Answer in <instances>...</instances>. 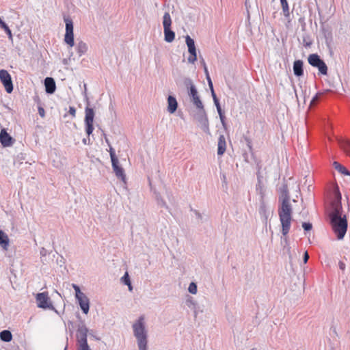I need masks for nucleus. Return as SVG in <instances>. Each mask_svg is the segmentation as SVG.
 I'll use <instances>...</instances> for the list:
<instances>
[{
    "label": "nucleus",
    "mask_w": 350,
    "mask_h": 350,
    "mask_svg": "<svg viewBox=\"0 0 350 350\" xmlns=\"http://www.w3.org/2000/svg\"><path fill=\"white\" fill-rule=\"evenodd\" d=\"M279 215L280 219H292V217H304L306 215L303 213L304 210L303 200L297 199L291 200L286 185L281 188L279 196Z\"/></svg>",
    "instance_id": "nucleus-1"
},
{
    "label": "nucleus",
    "mask_w": 350,
    "mask_h": 350,
    "mask_svg": "<svg viewBox=\"0 0 350 350\" xmlns=\"http://www.w3.org/2000/svg\"><path fill=\"white\" fill-rule=\"evenodd\" d=\"M333 199L326 211L329 215V219H347L349 215L345 213L341 207V194L338 186H334L333 189Z\"/></svg>",
    "instance_id": "nucleus-2"
},
{
    "label": "nucleus",
    "mask_w": 350,
    "mask_h": 350,
    "mask_svg": "<svg viewBox=\"0 0 350 350\" xmlns=\"http://www.w3.org/2000/svg\"><path fill=\"white\" fill-rule=\"evenodd\" d=\"M134 335L137 340L139 350H146L147 335L144 325V317L141 316L133 325Z\"/></svg>",
    "instance_id": "nucleus-3"
},
{
    "label": "nucleus",
    "mask_w": 350,
    "mask_h": 350,
    "mask_svg": "<svg viewBox=\"0 0 350 350\" xmlns=\"http://www.w3.org/2000/svg\"><path fill=\"white\" fill-rule=\"evenodd\" d=\"M109 154L111 161L112 168L116 177L120 179L124 184L126 183V174L124 170L120 165L119 160L115 154L113 148L109 146Z\"/></svg>",
    "instance_id": "nucleus-4"
},
{
    "label": "nucleus",
    "mask_w": 350,
    "mask_h": 350,
    "mask_svg": "<svg viewBox=\"0 0 350 350\" xmlns=\"http://www.w3.org/2000/svg\"><path fill=\"white\" fill-rule=\"evenodd\" d=\"M330 225L337 239H342L347 230V220H330Z\"/></svg>",
    "instance_id": "nucleus-5"
},
{
    "label": "nucleus",
    "mask_w": 350,
    "mask_h": 350,
    "mask_svg": "<svg viewBox=\"0 0 350 350\" xmlns=\"http://www.w3.org/2000/svg\"><path fill=\"white\" fill-rule=\"evenodd\" d=\"M72 287L75 291V296L77 299L79 301L80 307L85 314H87L89 312L90 308V301L88 297L81 291L79 287L75 284H72Z\"/></svg>",
    "instance_id": "nucleus-6"
},
{
    "label": "nucleus",
    "mask_w": 350,
    "mask_h": 350,
    "mask_svg": "<svg viewBox=\"0 0 350 350\" xmlns=\"http://www.w3.org/2000/svg\"><path fill=\"white\" fill-rule=\"evenodd\" d=\"M64 22L66 23V33L64 36V42L70 47L75 45L74 42V33H73V23L70 18H65Z\"/></svg>",
    "instance_id": "nucleus-7"
},
{
    "label": "nucleus",
    "mask_w": 350,
    "mask_h": 350,
    "mask_svg": "<svg viewBox=\"0 0 350 350\" xmlns=\"http://www.w3.org/2000/svg\"><path fill=\"white\" fill-rule=\"evenodd\" d=\"M308 62L309 64L314 66L317 67L319 69V71L322 75H327V67L325 62L319 57V56L317 54H311L308 57Z\"/></svg>",
    "instance_id": "nucleus-8"
},
{
    "label": "nucleus",
    "mask_w": 350,
    "mask_h": 350,
    "mask_svg": "<svg viewBox=\"0 0 350 350\" xmlns=\"http://www.w3.org/2000/svg\"><path fill=\"white\" fill-rule=\"evenodd\" d=\"M185 42L188 47V52L190 54L187 59L188 62L194 64L197 60V51L195 46V42L193 39L187 35L185 36Z\"/></svg>",
    "instance_id": "nucleus-9"
},
{
    "label": "nucleus",
    "mask_w": 350,
    "mask_h": 350,
    "mask_svg": "<svg viewBox=\"0 0 350 350\" xmlns=\"http://www.w3.org/2000/svg\"><path fill=\"white\" fill-rule=\"evenodd\" d=\"M94 118V111L93 109L86 107L85 123V126H86L85 131H86V133L88 134V135H90L94 131V126H93Z\"/></svg>",
    "instance_id": "nucleus-10"
},
{
    "label": "nucleus",
    "mask_w": 350,
    "mask_h": 350,
    "mask_svg": "<svg viewBox=\"0 0 350 350\" xmlns=\"http://www.w3.org/2000/svg\"><path fill=\"white\" fill-rule=\"evenodd\" d=\"M0 81L3 83L6 92L11 93L13 90V84L11 76L7 70H0Z\"/></svg>",
    "instance_id": "nucleus-11"
},
{
    "label": "nucleus",
    "mask_w": 350,
    "mask_h": 350,
    "mask_svg": "<svg viewBox=\"0 0 350 350\" xmlns=\"http://www.w3.org/2000/svg\"><path fill=\"white\" fill-rule=\"evenodd\" d=\"M195 118L201 124L204 131L206 133H208L209 129L208 118L204 107L202 109H198V112L195 116Z\"/></svg>",
    "instance_id": "nucleus-12"
},
{
    "label": "nucleus",
    "mask_w": 350,
    "mask_h": 350,
    "mask_svg": "<svg viewBox=\"0 0 350 350\" xmlns=\"http://www.w3.org/2000/svg\"><path fill=\"white\" fill-rule=\"evenodd\" d=\"M38 306L41 308H47L50 306V298L47 293H40L36 295Z\"/></svg>",
    "instance_id": "nucleus-13"
},
{
    "label": "nucleus",
    "mask_w": 350,
    "mask_h": 350,
    "mask_svg": "<svg viewBox=\"0 0 350 350\" xmlns=\"http://www.w3.org/2000/svg\"><path fill=\"white\" fill-rule=\"evenodd\" d=\"M0 142L3 146L8 147L13 144L14 140L13 138L7 133L5 129H1L0 132Z\"/></svg>",
    "instance_id": "nucleus-14"
},
{
    "label": "nucleus",
    "mask_w": 350,
    "mask_h": 350,
    "mask_svg": "<svg viewBox=\"0 0 350 350\" xmlns=\"http://www.w3.org/2000/svg\"><path fill=\"white\" fill-rule=\"evenodd\" d=\"M44 85L46 92L48 94H53L55 91L56 85L55 82L53 78L46 77L44 80Z\"/></svg>",
    "instance_id": "nucleus-15"
},
{
    "label": "nucleus",
    "mask_w": 350,
    "mask_h": 350,
    "mask_svg": "<svg viewBox=\"0 0 350 350\" xmlns=\"http://www.w3.org/2000/svg\"><path fill=\"white\" fill-rule=\"evenodd\" d=\"M178 107V103L175 97L169 96L167 98V111L170 113H174Z\"/></svg>",
    "instance_id": "nucleus-16"
},
{
    "label": "nucleus",
    "mask_w": 350,
    "mask_h": 350,
    "mask_svg": "<svg viewBox=\"0 0 350 350\" xmlns=\"http://www.w3.org/2000/svg\"><path fill=\"white\" fill-rule=\"evenodd\" d=\"M10 239L8 236L1 230H0V245L7 251L9 247Z\"/></svg>",
    "instance_id": "nucleus-17"
},
{
    "label": "nucleus",
    "mask_w": 350,
    "mask_h": 350,
    "mask_svg": "<svg viewBox=\"0 0 350 350\" xmlns=\"http://www.w3.org/2000/svg\"><path fill=\"white\" fill-rule=\"evenodd\" d=\"M88 50V44L85 42L80 40L77 43L76 51L79 57H81L82 55L85 54L87 53Z\"/></svg>",
    "instance_id": "nucleus-18"
},
{
    "label": "nucleus",
    "mask_w": 350,
    "mask_h": 350,
    "mask_svg": "<svg viewBox=\"0 0 350 350\" xmlns=\"http://www.w3.org/2000/svg\"><path fill=\"white\" fill-rule=\"evenodd\" d=\"M226 148V143L225 137L223 135H220L218 139V149L217 154L219 155H222L225 151Z\"/></svg>",
    "instance_id": "nucleus-19"
},
{
    "label": "nucleus",
    "mask_w": 350,
    "mask_h": 350,
    "mask_svg": "<svg viewBox=\"0 0 350 350\" xmlns=\"http://www.w3.org/2000/svg\"><path fill=\"white\" fill-rule=\"evenodd\" d=\"M293 71L296 76L300 77L303 75V62L296 60L293 64Z\"/></svg>",
    "instance_id": "nucleus-20"
},
{
    "label": "nucleus",
    "mask_w": 350,
    "mask_h": 350,
    "mask_svg": "<svg viewBox=\"0 0 350 350\" xmlns=\"http://www.w3.org/2000/svg\"><path fill=\"white\" fill-rule=\"evenodd\" d=\"M164 31V39L167 42H172L174 40L175 33L171 30V28H165Z\"/></svg>",
    "instance_id": "nucleus-21"
},
{
    "label": "nucleus",
    "mask_w": 350,
    "mask_h": 350,
    "mask_svg": "<svg viewBox=\"0 0 350 350\" xmlns=\"http://www.w3.org/2000/svg\"><path fill=\"white\" fill-rule=\"evenodd\" d=\"M78 350H91L87 342L86 336H83L79 340Z\"/></svg>",
    "instance_id": "nucleus-22"
},
{
    "label": "nucleus",
    "mask_w": 350,
    "mask_h": 350,
    "mask_svg": "<svg viewBox=\"0 0 350 350\" xmlns=\"http://www.w3.org/2000/svg\"><path fill=\"white\" fill-rule=\"evenodd\" d=\"M172 25V19L170 15L168 12H165L163 15V29L165 28H171Z\"/></svg>",
    "instance_id": "nucleus-23"
},
{
    "label": "nucleus",
    "mask_w": 350,
    "mask_h": 350,
    "mask_svg": "<svg viewBox=\"0 0 350 350\" xmlns=\"http://www.w3.org/2000/svg\"><path fill=\"white\" fill-rule=\"evenodd\" d=\"M340 148L350 157V141L342 140L340 142Z\"/></svg>",
    "instance_id": "nucleus-24"
},
{
    "label": "nucleus",
    "mask_w": 350,
    "mask_h": 350,
    "mask_svg": "<svg viewBox=\"0 0 350 350\" xmlns=\"http://www.w3.org/2000/svg\"><path fill=\"white\" fill-rule=\"evenodd\" d=\"M0 338L5 342H10L12 339V335L8 330H3L0 333Z\"/></svg>",
    "instance_id": "nucleus-25"
},
{
    "label": "nucleus",
    "mask_w": 350,
    "mask_h": 350,
    "mask_svg": "<svg viewBox=\"0 0 350 350\" xmlns=\"http://www.w3.org/2000/svg\"><path fill=\"white\" fill-rule=\"evenodd\" d=\"M256 191L260 196L261 200H262L265 196V189L260 180L256 185Z\"/></svg>",
    "instance_id": "nucleus-26"
},
{
    "label": "nucleus",
    "mask_w": 350,
    "mask_h": 350,
    "mask_svg": "<svg viewBox=\"0 0 350 350\" xmlns=\"http://www.w3.org/2000/svg\"><path fill=\"white\" fill-rule=\"evenodd\" d=\"M282 226V234L285 236L288 234L290 226H291V220H281Z\"/></svg>",
    "instance_id": "nucleus-27"
},
{
    "label": "nucleus",
    "mask_w": 350,
    "mask_h": 350,
    "mask_svg": "<svg viewBox=\"0 0 350 350\" xmlns=\"http://www.w3.org/2000/svg\"><path fill=\"white\" fill-rule=\"evenodd\" d=\"M191 98L193 104L196 107L197 109H202L204 107L198 94Z\"/></svg>",
    "instance_id": "nucleus-28"
},
{
    "label": "nucleus",
    "mask_w": 350,
    "mask_h": 350,
    "mask_svg": "<svg viewBox=\"0 0 350 350\" xmlns=\"http://www.w3.org/2000/svg\"><path fill=\"white\" fill-rule=\"evenodd\" d=\"M280 2H281V5H282V10H283L284 16H288L290 13H289V8H288L287 1L286 0H280Z\"/></svg>",
    "instance_id": "nucleus-29"
},
{
    "label": "nucleus",
    "mask_w": 350,
    "mask_h": 350,
    "mask_svg": "<svg viewBox=\"0 0 350 350\" xmlns=\"http://www.w3.org/2000/svg\"><path fill=\"white\" fill-rule=\"evenodd\" d=\"M183 85L187 90H189L190 88H192L193 87L195 86L193 81L189 77H185L183 79Z\"/></svg>",
    "instance_id": "nucleus-30"
},
{
    "label": "nucleus",
    "mask_w": 350,
    "mask_h": 350,
    "mask_svg": "<svg viewBox=\"0 0 350 350\" xmlns=\"http://www.w3.org/2000/svg\"><path fill=\"white\" fill-rule=\"evenodd\" d=\"M336 170H338L341 174L346 175V176H349L350 177V172L345 167L342 165L341 164L338 166V167Z\"/></svg>",
    "instance_id": "nucleus-31"
},
{
    "label": "nucleus",
    "mask_w": 350,
    "mask_h": 350,
    "mask_svg": "<svg viewBox=\"0 0 350 350\" xmlns=\"http://www.w3.org/2000/svg\"><path fill=\"white\" fill-rule=\"evenodd\" d=\"M189 293L192 294H196L197 293V286L194 282H191L188 288Z\"/></svg>",
    "instance_id": "nucleus-32"
},
{
    "label": "nucleus",
    "mask_w": 350,
    "mask_h": 350,
    "mask_svg": "<svg viewBox=\"0 0 350 350\" xmlns=\"http://www.w3.org/2000/svg\"><path fill=\"white\" fill-rule=\"evenodd\" d=\"M188 94L189 96L192 98L194 96H196L198 94V91H197V89L196 88V86L193 87L192 88H190L189 90H188Z\"/></svg>",
    "instance_id": "nucleus-33"
},
{
    "label": "nucleus",
    "mask_w": 350,
    "mask_h": 350,
    "mask_svg": "<svg viewBox=\"0 0 350 350\" xmlns=\"http://www.w3.org/2000/svg\"><path fill=\"white\" fill-rule=\"evenodd\" d=\"M121 281L124 284H126L131 282L128 272H126L124 275L122 277Z\"/></svg>",
    "instance_id": "nucleus-34"
},
{
    "label": "nucleus",
    "mask_w": 350,
    "mask_h": 350,
    "mask_svg": "<svg viewBox=\"0 0 350 350\" xmlns=\"http://www.w3.org/2000/svg\"><path fill=\"white\" fill-rule=\"evenodd\" d=\"M302 227L305 230L308 231L312 229V224L309 222H304L302 224Z\"/></svg>",
    "instance_id": "nucleus-35"
},
{
    "label": "nucleus",
    "mask_w": 350,
    "mask_h": 350,
    "mask_svg": "<svg viewBox=\"0 0 350 350\" xmlns=\"http://www.w3.org/2000/svg\"><path fill=\"white\" fill-rule=\"evenodd\" d=\"M219 118H220L221 122L222 124V126L226 129V120H225V119H226L225 116L223 115L221 116H219Z\"/></svg>",
    "instance_id": "nucleus-36"
},
{
    "label": "nucleus",
    "mask_w": 350,
    "mask_h": 350,
    "mask_svg": "<svg viewBox=\"0 0 350 350\" xmlns=\"http://www.w3.org/2000/svg\"><path fill=\"white\" fill-rule=\"evenodd\" d=\"M69 113L72 116H73V117L75 116V115H76V109H75V108L74 107H69Z\"/></svg>",
    "instance_id": "nucleus-37"
},
{
    "label": "nucleus",
    "mask_w": 350,
    "mask_h": 350,
    "mask_svg": "<svg viewBox=\"0 0 350 350\" xmlns=\"http://www.w3.org/2000/svg\"><path fill=\"white\" fill-rule=\"evenodd\" d=\"M38 113L42 118L44 117L45 111H44V109L42 107H38Z\"/></svg>",
    "instance_id": "nucleus-38"
},
{
    "label": "nucleus",
    "mask_w": 350,
    "mask_h": 350,
    "mask_svg": "<svg viewBox=\"0 0 350 350\" xmlns=\"http://www.w3.org/2000/svg\"><path fill=\"white\" fill-rule=\"evenodd\" d=\"M202 64H203V66H204V73H205L206 77L209 76V72L208 71L206 65V64H205L204 60L202 61Z\"/></svg>",
    "instance_id": "nucleus-39"
},
{
    "label": "nucleus",
    "mask_w": 350,
    "mask_h": 350,
    "mask_svg": "<svg viewBox=\"0 0 350 350\" xmlns=\"http://www.w3.org/2000/svg\"><path fill=\"white\" fill-rule=\"evenodd\" d=\"M308 258H309L308 253L307 252H306L304 253V263H306L308 262Z\"/></svg>",
    "instance_id": "nucleus-40"
},
{
    "label": "nucleus",
    "mask_w": 350,
    "mask_h": 350,
    "mask_svg": "<svg viewBox=\"0 0 350 350\" xmlns=\"http://www.w3.org/2000/svg\"><path fill=\"white\" fill-rule=\"evenodd\" d=\"M211 95H212V97H213V99L214 101H216V100H218V98H217V96L214 92V90H211Z\"/></svg>",
    "instance_id": "nucleus-41"
},
{
    "label": "nucleus",
    "mask_w": 350,
    "mask_h": 350,
    "mask_svg": "<svg viewBox=\"0 0 350 350\" xmlns=\"http://www.w3.org/2000/svg\"><path fill=\"white\" fill-rule=\"evenodd\" d=\"M217 112H218L219 116L224 115L221 110V106H218V108H217Z\"/></svg>",
    "instance_id": "nucleus-42"
},
{
    "label": "nucleus",
    "mask_w": 350,
    "mask_h": 350,
    "mask_svg": "<svg viewBox=\"0 0 350 350\" xmlns=\"http://www.w3.org/2000/svg\"><path fill=\"white\" fill-rule=\"evenodd\" d=\"M340 165V164L338 162H337V161H334V162L333 163V165H334V168H335L336 170H337V169H338V166H339Z\"/></svg>",
    "instance_id": "nucleus-43"
},
{
    "label": "nucleus",
    "mask_w": 350,
    "mask_h": 350,
    "mask_svg": "<svg viewBox=\"0 0 350 350\" xmlns=\"http://www.w3.org/2000/svg\"><path fill=\"white\" fill-rule=\"evenodd\" d=\"M208 86H209V88H210L211 90H214V89H213V85L212 81H208Z\"/></svg>",
    "instance_id": "nucleus-44"
},
{
    "label": "nucleus",
    "mask_w": 350,
    "mask_h": 350,
    "mask_svg": "<svg viewBox=\"0 0 350 350\" xmlns=\"http://www.w3.org/2000/svg\"><path fill=\"white\" fill-rule=\"evenodd\" d=\"M126 285H127V286H128L129 291H132V290H133V286H132V285H131V282H130L129 283L126 284Z\"/></svg>",
    "instance_id": "nucleus-45"
},
{
    "label": "nucleus",
    "mask_w": 350,
    "mask_h": 350,
    "mask_svg": "<svg viewBox=\"0 0 350 350\" xmlns=\"http://www.w3.org/2000/svg\"><path fill=\"white\" fill-rule=\"evenodd\" d=\"M317 98H318V96H317H317H315L312 98V101H311V105H312V104H313V103H314L316 102V100H317Z\"/></svg>",
    "instance_id": "nucleus-46"
},
{
    "label": "nucleus",
    "mask_w": 350,
    "mask_h": 350,
    "mask_svg": "<svg viewBox=\"0 0 350 350\" xmlns=\"http://www.w3.org/2000/svg\"><path fill=\"white\" fill-rule=\"evenodd\" d=\"M214 103H215V105L216 106V108H218V106H220L219 100H216V101H214Z\"/></svg>",
    "instance_id": "nucleus-47"
},
{
    "label": "nucleus",
    "mask_w": 350,
    "mask_h": 350,
    "mask_svg": "<svg viewBox=\"0 0 350 350\" xmlns=\"http://www.w3.org/2000/svg\"><path fill=\"white\" fill-rule=\"evenodd\" d=\"M206 80H207V81H208V82L211 81V77H210V75H209V76H208V77H206Z\"/></svg>",
    "instance_id": "nucleus-48"
},
{
    "label": "nucleus",
    "mask_w": 350,
    "mask_h": 350,
    "mask_svg": "<svg viewBox=\"0 0 350 350\" xmlns=\"http://www.w3.org/2000/svg\"><path fill=\"white\" fill-rule=\"evenodd\" d=\"M296 188H297V192L299 193H300V189H299V185H297Z\"/></svg>",
    "instance_id": "nucleus-49"
},
{
    "label": "nucleus",
    "mask_w": 350,
    "mask_h": 350,
    "mask_svg": "<svg viewBox=\"0 0 350 350\" xmlns=\"http://www.w3.org/2000/svg\"><path fill=\"white\" fill-rule=\"evenodd\" d=\"M83 142L84 144H88L86 139H83Z\"/></svg>",
    "instance_id": "nucleus-50"
},
{
    "label": "nucleus",
    "mask_w": 350,
    "mask_h": 350,
    "mask_svg": "<svg viewBox=\"0 0 350 350\" xmlns=\"http://www.w3.org/2000/svg\"><path fill=\"white\" fill-rule=\"evenodd\" d=\"M105 141H106V143H107L109 145L108 139L106 138Z\"/></svg>",
    "instance_id": "nucleus-51"
},
{
    "label": "nucleus",
    "mask_w": 350,
    "mask_h": 350,
    "mask_svg": "<svg viewBox=\"0 0 350 350\" xmlns=\"http://www.w3.org/2000/svg\"><path fill=\"white\" fill-rule=\"evenodd\" d=\"M311 187H312V186H311V185H309V186H308V190H309V191H310V188H311Z\"/></svg>",
    "instance_id": "nucleus-52"
}]
</instances>
